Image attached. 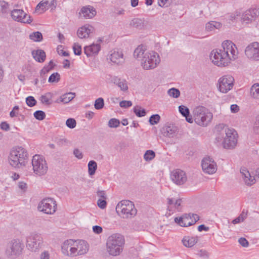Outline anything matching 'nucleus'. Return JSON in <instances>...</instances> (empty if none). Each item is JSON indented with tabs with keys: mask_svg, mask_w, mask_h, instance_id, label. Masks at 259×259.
<instances>
[{
	"mask_svg": "<svg viewBox=\"0 0 259 259\" xmlns=\"http://www.w3.org/2000/svg\"><path fill=\"white\" fill-rule=\"evenodd\" d=\"M28 155L26 149L21 146H16L10 151L9 162L14 168H20L26 165Z\"/></svg>",
	"mask_w": 259,
	"mask_h": 259,
	"instance_id": "nucleus-1",
	"label": "nucleus"
},
{
	"mask_svg": "<svg viewBox=\"0 0 259 259\" xmlns=\"http://www.w3.org/2000/svg\"><path fill=\"white\" fill-rule=\"evenodd\" d=\"M124 244V238L120 234H113L108 237L107 242V250L110 255H119L123 250Z\"/></svg>",
	"mask_w": 259,
	"mask_h": 259,
	"instance_id": "nucleus-2",
	"label": "nucleus"
},
{
	"mask_svg": "<svg viewBox=\"0 0 259 259\" xmlns=\"http://www.w3.org/2000/svg\"><path fill=\"white\" fill-rule=\"evenodd\" d=\"M194 120L195 123L202 127L207 126L213 118L212 113L204 106H197L193 110Z\"/></svg>",
	"mask_w": 259,
	"mask_h": 259,
	"instance_id": "nucleus-3",
	"label": "nucleus"
},
{
	"mask_svg": "<svg viewBox=\"0 0 259 259\" xmlns=\"http://www.w3.org/2000/svg\"><path fill=\"white\" fill-rule=\"evenodd\" d=\"M116 211L123 218H132L135 217L137 210L133 202L128 200H123L119 202L116 207Z\"/></svg>",
	"mask_w": 259,
	"mask_h": 259,
	"instance_id": "nucleus-4",
	"label": "nucleus"
},
{
	"mask_svg": "<svg viewBox=\"0 0 259 259\" xmlns=\"http://www.w3.org/2000/svg\"><path fill=\"white\" fill-rule=\"evenodd\" d=\"M210 59L212 62L219 67H225L230 63L232 59L230 58V54L224 50L221 51L219 49L213 50L210 54Z\"/></svg>",
	"mask_w": 259,
	"mask_h": 259,
	"instance_id": "nucleus-5",
	"label": "nucleus"
},
{
	"mask_svg": "<svg viewBox=\"0 0 259 259\" xmlns=\"http://www.w3.org/2000/svg\"><path fill=\"white\" fill-rule=\"evenodd\" d=\"M23 247V244L19 239H14L7 243L5 254L8 258L14 259L21 254Z\"/></svg>",
	"mask_w": 259,
	"mask_h": 259,
	"instance_id": "nucleus-6",
	"label": "nucleus"
},
{
	"mask_svg": "<svg viewBox=\"0 0 259 259\" xmlns=\"http://www.w3.org/2000/svg\"><path fill=\"white\" fill-rule=\"evenodd\" d=\"M222 129L221 134L225 135L223 142V147L226 149H232L235 147L237 144V133L234 129L225 128L223 124L219 125V128Z\"/></svg>",
	"mask_w": 259,
	"mask_h": 259,
	"instance_id": "nucleus-7",
	"label": "nucleus"
},
{
	"mask_svg": "<svg viewBox=\"0 0 259 259\" xmlns=\"http://www.w3.org/2000/svg\"><path fill=\"white\" fill-rule=\"evenodd\" d=\"M160 62L158 54L154 52H146L141 59V64L145 70L155 68Z\"/></svg>",
	"mask_w": 259,
	"mask_h": 259,
	"instance_id": "nucleus-8",
	"label": "nucleus"
},
{
	"mask_svg": "<svg viewBox=\"0 0 259 259\" xmlns=\"http://www.w3.org/2000/svg\"><path fill=\"white\" fill-rule=\"evenodd\" d=\"M34 172L38 176L45 175L48 170V165L45 158L40 155H35L31 160Z\"/></svg>",
	"mask_w": 259,
	"mask_h": 259,
	"instance_id": "nucleus-9",
	"label": "nucleus"
},
{
	"mask_svg": "<svg viewBox=\"0 0 259 259\" xmlns=\"http://www.w3.org/2000/svg\"><path fill=\"white\" fill-rule=\"evenodd\" d=\"M43 242V238L38 233H32L26 238V246L31 251H38L42 247Z\"/></svg>",
	"mask_w": 259,
	"mask_h": 259,
	"instance_id": "nucleus-10",
	"label": "nucleus"
},
{
	"mask_svg": "<svg viewBox=\"0 0 259 259\" xmlns=\"http://www.w3.org/2000/svg\"><path fill=\"white\" fill-rule=\"evenodd\" d=\"M37 208L45 213L52 214L56 211L57 203L53 198H44L39 203Z\"/></svg>",
	"mask_w": 259,
	"mask_h": 259,
	"instance_id": "nucleus-11",
	"label": "nucleus"
},
{
	"mask_svg": "<svg viewBox=\"0 0 259 259\" xmlns=\"http://www.w3.org/2000/svg\"><path fill=\"white\" fill-rule=\"evenodd\" d=\"M247 57L253 61L259 60V43L253 42L248 45L245 50Z\"/></svg>",
	"mask_w": 259,
	"mask_h": 259,
	"instance_id": "nucleus-12",
	"label": "nucleus"
},
{
	"mask_svg": "<svg viewBox=\"0 0 259 259\" xmlns=\"http://www.w3.org/2000/svg\"><path fill=\"white\" fill-rule=\"evenodd\" d=\"M259 16V8H250L244 12L241 17L243 24H247L252 23Z\"/></svg>",
	"mask_w": 259,
	"mask_h": 259,
	"instance_id": "nucleus-13",
	"label": "nucleus"
},
{
	"mask_svg": "<svg viewBox=\"0 0 259 259\" xmlns=\"http://www.w3.org/2000/svg\"><path fill=\"white\" fill-rule=\"evenodd\" d=\"M201 166L203 171L209 175L215 173L217 170L216 162L210 157H205L202 159Z\"/></svg>",
	"mask_w": 259,
	"mask_h": 259,
	"instance_id": "nucleus-14",
	"label": "nucleus"
},
{
	"mask_svg": "<svg viewBox=\"0 0 259 259\" xmlns=\"http://www.w3.org/2000/svg\"><path fill=\"white\" fill-rule=\"evenodd\" d=\"M11 16L14 20L24 23H30L32 19L30 15H27L22 10L14 9L11 12Z\"/></svg>",
	"mask_w": 259,
	"mask_h": 259,
	"instance_id": "nucleus-15",
	"label": "nucleus"
},
{
	"mask_svg": "<svg viewBox=\"0 0 259 259\" xmlns=\"http://www.w3.org/2000/svg\"><path fill=\"white\" fill-rule=\"evenodd\" d=\"M222 49H220L221 51L224 50L227 52L228 54H230L231 59L234 60L237 58V48L231 40H227L222 43Z\"/></svg>",
	"mask_w": 259,
	"mask_h": 259,
	"instance_id": "nucleus-16",
	"label": "nucleus"
},
{
	"mask_svg": "<svg viewBox=\"0 0 259 259\" xmlns=\"http://www.w3.org/2000/svg\"><path fill=\"white\" fill-rule=\"evenodd\" d=\"M75 241L72 239L67 240L62 245V251L65 255L75 256L76 248Z\"/></svg>",
	"mask_w": 259,
	"mask_h": 259,
	"instance_id": "nucleus-17",
	"label": "nucleus"
},
{
	"mask_svg": "<svg viewBox=\"0 0 259 259\" xmlns=\"http://www.w3.org/2000/svg\"><path fill=\"white\" fill-rule=\"evenodd\" d=\"M233 78L231 76H223L219 80V90L221 92L226 93L233 87Z\"/></svg>",
	"mask_w": 259,
	"mask_h": 259,
	"instance_id": "nucleus-18",
	"label": "nucleus"
},
{
	"mask_svg": "<svg viewBox=\"0 0 259 259\" xmlns=\"http://www.w3.org/2000/svg\"><path fill=\"white\" fill-rule=\"evenodd\" d=\"M170 178L172 182L179 185L184 184L187 180L185 172L179 169L173 170Z\"/></svg>",
	"mask_w": 259,
	"mask_h": 259,
	"instance_id": "nucleus-19",
	"label": "nucleus"
},
{
	"mask_svg": "<svg viewBox=\"0 0 259 259\" xmlns=\"http://www.w3.org/2000/svg\"><path fill=\"white\" fill-rule=\"evenodd\" d=\"M161 132L164 137L173 138L177 135L178 128L173 124L167 123L162 128Z\"/></svg>",
	"mask_w": 259,
	"mask_h": 259,
	"instance_id": "nucleus-20",
	"label": "nucleus"
},
{
	"mask_svg": "<svg viewBox=\"0 0 259 259\" xmlns=\"http://www.w3.org/2000/svg\"><path fill=\"white\" fill-rule=\"evenodd\" d=\"M96 10L93 7L86 6L81 9L79 15L80 17L84 19H91L96 15Z\"/></svg>",
	"mask_w": 259,
	"mask_h": 259,
	"instance_id": "nucleus-21",
	"label": "nucleus"
},
{
	"mask_svg": "<svg viewBox=\"0 0 259 259\" xmlns=\"http://www.w3.org/2000/svg\"><path fill=\"white\" fill-rule=\"evenodd\" d=\"M76 252L75 256L83 255L87 253L89 250V244L87 241L80 240L78 242L75 241Z\"/></svg>",
	"mask_w": 259,
	"mask_h": 259,
	"instance_id": "nucleus-22",
	"label": "nucleus"
},
{
	"mask_svg": "<svg viewBox=\"0 0 259 259\" xmlns=\"http://www.w3.org/2000/svg\"><path fill=\"white\" fill-rule=\"evenodd\" d=\"M101 50L99 44H94L84 47V53L87 57L97 55Z\"/></svg>",
	"mask_w": 259,
	"mask_h": 259,
	"instance_id": "nucleus-23",
	"label": "nucleus"
},
{
	"mask_svg": "<svg viewBox=\"0 0 259 259\" xmlns=\"http://www.w3.org/2000/svg\"><path fill=\"white\" fill-rule=\"evenodd\" d=\"M191 214H186L180 218H175V222L181 227H186L192 225Z\"/></svg>",
	"mask_w": 259,
	"mask_h": 259,
	"instance_id": "nucleus-24",
	"label": "nucleus"
},
{
	"mask_svg": "<svg viewBox=\"0 0 259 259\" xmlns=\"http://www.w3.org/2000/svg\"><path fill=\"white\" fill-rule=\"evenodd\" d=\"M240 173L246 185L251 186L255 183V179L250 176V173L245 167L240 169Z\"/></svg>",
	"mask_w": 259,
	"mask_h": 259,
	"instance_id": "nucleus-25",
	"label": "nucleus"
},
{
	"mask_svg": "<svg viewBox=\"0 0 259 259\" xmlns=\"http://www.w3.org/2000/svg\"><path fill=\"white\" fill-rule=\"evenodd\" d=\"M33 58L38 62L42 63L45 61L46 55L45 52L40 49L34 50L32 52Z\"/></svg>",
	"mask_w": 259,
	"mask_h": 259,
	"instance_id": "nucleus-26",
	"label": "nucleus"
},
{
	"mask_svg": "<svg viewBox=\"0 0 259 259\" xmlns=\"http://www.w3.org/2000/svg\"><path fill=\"white\" fill-rule=\"evenodd\" d=\"M123 54L121 51H114L111 54V61L116 64H119L122 63L123 61Z\"/></svg>",
	"mask_w": 259,
	"mask_h": 259,
	"instance_id": "nucleus-27",
	"label": "nucleus"
},
{
	"mask_svg": "<svg viewBox=\"0 0 259 259\" xmlns=\"http://www.w3.org/2000/svg\"><path fill=\"white\" fill-rule=\"evenodd\" d=\"M198 241L197 237L185 236L182 240L183 245L187 247L193 246Z\"/></svg>",
	"mask_w": 259,
	"mask_h": 259,
	"instance_id": "nucleus-28",
	"label": "nucleus"
},
{
	"mask_svg": "<svg viewBox=\"0 0 259 259\" xmlns=\"http://www.w3.org/2000/svg\"><path fill=\"white\" fill-rule=\"evenodd\" d=\"M182 203L181 199H175L174 198H167V204L168 207L171 208H175L177 209L178 211L181 210L180 207Z\"/></svg>",
	"mask_w": 259,
	"mask_h": 259,
	"instance_id": "nucleus-29",
	"label": "nucleus"
},
{
	"mask_svg": "<svg viewBox=\"0 0 259 259\" xmlns=\"http://www.w3.org/2000/svg\"><path fill=\"white\" fill-rule=\"evenodd\" d=\"M222 26V24L217 21H210L206 23L205 28L207 31H214L215 29L219 30Z\"/></svg>",
	"mask_w": 259,
	"mask_h": 259,
	"instance_id": "nucleus-30",
	"label": "nucleus"
},
{
	"mask_svg": "<svg viewBox=\"0 0 259 259\" xmlns=\"http://www.w3.org/2000/svg\"><path fill=\"white\" fill-rule=\"evenodd\" d=\"M53 96V93L48 92L40 96V100L42 104L49 106L52 104V99Z\"/></svg>",
	"mask_w": 259,
	"mask_h": 259,
	"instance_id": "nucleus-31",
	"label": "nucleus"
},
{
	"mask_svg": "<svg viewBox=\"0 0 259 259\" xmlns=\"http://www.w3.org/2000/svg\"><path fill=\"white\" fill-rule=\"evenodd\" d=\"M144 19L136 18L132 20L130 25L134 27L141 29L144 26Z\"/></svg>",
	"mask_w": 259,
	"mask_h": 259,
	"instance_id": "nucleus-32",
	"label": "nucleus"
},
{
	"mask_svg": "<svg viewBox=\"0 0 259 259\" xmlns=\"http://www.w3.org/2000/svg\"><path fill=\"white\" fill-rule=\"evenodd\" d=\"M146 51L145 47L144 45H139L134 51V57L135 58L138 59L143 56L145 54Z\"/></svg>",
	"mask_w": 259,
	"mask_h": 259,
	"instance_id": "nucleus-33",
	"label": "nucleus"
},
{
	"mask_svg": "<svg viewBox=\"0 0 259 259\" xmlns=\"http://www.w3.org/2000/svg\"><path fill=\"white\" fill-rule=\"evenodd\" d=\"M88 166L89 175H94L97 169V162L94 160H91L89 162Z\"/></svg>",
	"mask_w": 259,
	"mask_h": 259,
	"instance_id": "nucleus-34",
	"label": "nucleus"
},
{
	"mask_svg": "<svg viewBox=\"0 0 259 259\" xmlns=\"http://www.w3.org/2000/svg\"><path fill=\"white\" fill-rule=\"evenodd\" d=\"M251 96L255 99H259V83H254L250 89Z\"/></svg>",
	"mask_w": 259,
	"mask_h": 259,
	"instance_id": "nucleus-35",
	"label": "nucleus"
},
{
	"mask_svg": "<svg viewBox=\"0 0 259 259\" xmlns=\"http://www.w3.org/2000/svg\"><path fill=\"white\" fill-rule=\"evenodd\" d=\"M133 111L136 116L139 117L145 116L146 114V110L139 106L134 107L133 108Z\"/></svg>",
	"mask_w": 259,
	"mask_h": 259,
	"instance_id": "nucleus-36",
	"label": "nucleus"
},
{
	"mask_svg": "<svg viewBox=\"0 0 259 259\" xmlns=\"http://www.w3.org/2000/svg\"><path fill=\"white\" fill-rule=\"evenodd\" d=\"M94 27L92 25L86 24L78 29L77 32H93L95 31Z\"/></svg>",
	"mask_w": 259,
	"mask_h": 259,
	"instance_id": "nucleus-37",
	"label": "nucleus"
},
{
	"mask_svg": "<svg viewBox=\"0 0 259 259\" xmlns=\"http://www.w3.org/2000/svg\"><path fill=\"white\" fill-rule=\"evenodd\" d=\"M62 96V100L64 104H67L71 101L75 97V93L69 92L63 94Z\"/></svg>",
	"mask_w": 259,
	"mask_h": 259,
	"instance_id": "nucleus-38",
	"label": "nucleus"
},
{
	"mask_svg": "<svg viewBox=\"0 0 259 259\" xmlns=\"http://www.w3.org/2000/svg\"><path fill=\"white\" fill-rule=\"evenodd\" d=\"M155 157V153L151 150H147L144 155V158L146 161L152 160Z\"/></svg>",
	"mask_w": 259,
	"mask_h": 259,
	"instance_id": "nucleus-39",
	"label": "nucleus"
},
{
	"mask_svg": "<svg viewBox=\"0 0 259 259\" xmlns=\"http://www.w3.org/2000/svg\"><path fill=\"white\" fill-rule=\"evenodd\" d=\"M167 93L169 96L174 98H178L180 96V92L179 89L175 88L168 90Z\"/></svg>",
	"mask_w": 259,
	"mask_h": 259,
	"instance_id": "nucleus-40",
	"label": "nucleus"
},
{
	"mask_svg": "<svg viewBox=\"0 0 259 259\" xmlns=\"http://www.w3.org/2000/svg\"><path fill=\"white\" fill-rule=\"evenodd\" d=\"M104 100L102 98H99L95 101L94 107L97 110H100L104 107Z\"/></svg>",
	"mask_w": 259,
	"mask_h": 259,
	"instance_id": "nucleus-41",
	"label": "nucleus"
},
{
	"mask_svg": "<svg viewBox=\"0 0 259 259\" xmlns=\"http://www.w3.org/2000/svg\"><path fill=\"white\" fill-rule=\"evenodd\" d=\"M160 119V116L158 114L152 115L149 119V122L151 125H155L157 124Z\"/></svg>",
	"mask_w": 259,
	"mask_h": 259,
	"instance_id": "nucleus-42",
	"label": "nucleus"
},
{
	"mask_svg": "<svg viewBox=\"0 0 259 259\" xmlns=\"http://www.w3.org/2000/svg\"><path fill=\"white\" fill-rule=\"evenodd\" d=\"M60 79V74L58 72H54L50 76L48 81L51 83L58 82Z\"/></svg>",
	"mask_w": 259,
	"mask_h": 259,
	"instance_id": "nucleus-43",
	"label": "nucleus"
},
{
	"mask_svg": "<svg viewBox=\"0 0 259 259\" xmlns=\"http://www.w3.org/2000/svg\"><path fill=\"white\" fill-rule=\"evenodd\" d=\"M34 117L38 120H42L46 117V113L41 110H37L33 113Z\"/></svg>",
	"mask_w": 259,
	"mask_h": 259,
	"instance_id": "nucleus-44",
	"label": "nucleus"
},
{
	"mask_svg": "<svg viewBox=\"0 0 259 259\" xmlns=\"http://www.w3.org/2000/svg\"><path fill=\"white\" fill-rule=\"evenodd\" d=\"M42 33H30L29 38L34 41L39 42L42 39Z\"/></svg>",
	"mask_w": 259,
	"mask_h": 259,
	"instance_id": "nucleus-45",
	"label": "nucleus"
},
{
	"mask_svg": "<svg viewBox=\"0 0 259 259\" xmlns=\"http://www.w3.org/2000/svg\"><path fill=\"white\" fill-rule=\"evenodd\" d=\"M48 5H49V2L47 1H41L36 6L35 11H37L39 9H41L42 10H44V9H49L50 8V7L48 6Z\"/></svg>",
	"mask_w": 259,
	"mask_h": 259,
	"instance_id": "nucleus-46",
	"label": "nucleus"
},
{
	"mask_svg": "<svg viewBox=\"0 0 259 259\" xmlns=\"http://www.w3.org/2000/svg\"><path fill=\"white\" fill-rule=\"evenodd\" d=\"M119 120L116 118H111L108 121V126L111 128H116L120 124Z\"/></svg>",
	"mask_w": 259,
	"mask_h": 259,
	"instance_id": "nucleus-47",
	"label": "nucleus"
},
{
	"mask_svg": "<svg viewBox=\"0 0 259 259\" xmlns=\"http://www.w3.org/2000/svg\"><path fill=\"white\" fill-rule=\"evenodd\" d=\"M180 113L184 117L190 114V110L188 107L184 105L179 106Z\"/></svg>",
	"mask_w": 259,
	"mask_h": 259,
	"instance_id": "nucleus-48",
	"label": "nucleus"
},
{
	"mask_svg": "<svg viewBox=\"0 0 259 259\" xmlns=\"http://www.w3.org/2000/svg\"><path fill=\"white\" fill-rule=\"evenodd\" d=\"M26 103L29 107H32L36 104L37 101L33 96H28L26 98Z\"/></svg>",
	"mask_w": 259,
	"mask_h": 259,
	"instance_id": "nucleus-49",
	"label": "nucleus"
},
{
	"mask_svg": "<svg viewBox=\"0 0 259 259\" xmlns=\"http://www.w3.org/2000/svg\"><path fill=\"white\" fill-rule=\"evenodd\" d=\"M72 49L73 53L75 55L79 56L81 54V46L79 44L74 43L73 45Z\"/></svg>",
	"mask_w": 259,
	"mask_h": 259,
	"instance_id": "nucleus-50",
	"label": "nucleus"
},
{
	"mask_svg": "<svg viewBox=\"0 0 259 259\" xmlns=\"http://www.w3.org/2000/svg\"><path fill=\"white\" fill-rule=\"evenodd\" d=\"M66 125L69 128H73L76 125V120L74 118H69L67 119L66 121Z\"/></svg>",
	"mask_w": 259,
	"mask_h": 259,
	"instance_id": "nucleus-51",
	"label": "nucleus"
},
{
	"mask_svg": "<svg viewBox=\"0 0 259 259\" xmlns=\"http://www.w3.org/2000/svg\"><path fill=\"white\" fill-rule=\"evenodd\" d=\"M53 69V66H49V65L45 66L43 67V68L40 70V76H43V75H45L46 73H48L51 70Z\"/></svg>",
	"mask_w": 259,
	"mask_h": 259,
	"instance_id": "nucleus-52",
	"label": "nucleus"
},
{
	"mask_svg": "<svg viewBox=\"0 0 259 259\" xmlns=\"http://www.w3.org/2000/svg\"><path fill=\"white\" fill-rule=\"evenodd\" d=\"M55 142L59 146H63L67 143V139L61 138H56L55 140Z\"/></svg>",
	"mask_w": 259,
	"mask_h": 259,
	"instance_id": "nucleus-53",
	"label": "nucleus"
},
{
	"mask_svg": "<svg viewBox=\"0 0 259 259\" xmlns=\"http://www.w3.org/2000/svg\"><path fill=\"white\" fill-rule=\"evenodd\" d=\"M117 86L120 88V90L122 91H126L128 89L127 84L125 80L122 79Z\"/></svg>",
	"mask_w": 259,
	"mask_h": 259,
	"instance_id": "nucleus-54",
	"label": "nucleus"
},
{
	"mask_svg": "<svg viewBox=\"0 0 259 259\" xmlns=\"http://www.w3.org/2000/svg\"><path fill=\"white\" fill-rule=\"evenodd\" d=\"M97 205L101 209H104L107 206L106 199H99L97 201Z\"/></svg>",
	"mask_w": 259,
	"mask_h": 259,
	"instance_id": "nucleus-55",
	"label": "nucleus"
},
{
	"mask_svg": "<svg viewBox=\"0 0 259 259\" xmlns=\"http://www.w3.org/2000/svg\"><path fill=\"white\" fill-rule=\"evenodd\" d=\"M119 105L122 108H127L132 106V102L131 101H122L120 102Z\"/></svg>",
	"mask_w": 259,
	"mask_h": 259,
	"instance_id": "nucleus-56",
	"label": "nucleus"
},
{
	"mask_svg": "<svg viewBox=\"0 0 259 259\" xmlns=\"http://www.w3.org/2000/svg\"><path fill=\"white\" fill-rule=\"evenodd\" d=\"M93 231L95 233L100 234L102 232L103 229L101 226L96 225L93 227Z\"/></svg>",
	"mask_w": 259,
	"mask_h": 259,
	"instance_id": "nucleus-57",
	"label": "nucleus"
},
{
	"mask_svg": "<svg viewBox=\"0 0 259 259\" xmlns=\"http://www.w3.org/2000/svg\"><path fill=\"white\" fill-rule=\"evenodd\" d=\"M74 156L79 159L82 158L83 154L82 152L78 149H75L73 151Z\"/></svg>",
	"mask_w": 259,
	"mask_h": 259,
	"instance_id": "nucleus-58",
	"label": "nucleus"
},
{
	"mask_svg": "<svg viewBox=\"0 0 259 259\" xmlns=\"http://www.w3.org/2000/svg\"><path fill=\"white\" fill-rule=\"evenodd\" d=\"M0 127L2 130L5 131H8L10 130V125L6 121L2 122L0 124Z\"/></svg>",
	"mask_w": 259,
	"mask_h": 259,
	"instance_id": "nucleus-59",
	"label": "nucleus"
},
{
	"mask_svg": "<svg viewBox=\"0 0 259 259\" xmlns=\"http://www.w3.org/2000/svg\"><path fill=\"white\" fill-rule=\"evenodd\" d=\"M238 242L243 247H247L249 244L248 241L243 237L239 238Z\"/></svg>",
	"mask_w": 259,
	"mask_h": 259,
	"instance_id": "nucleus-60",
	"label": "nucleus"
},
{
	"mask_svg": "<svg viewBox=\"0 0 259 259\" xmlns=\"http://www.w3.org/2000/svg\"><path fill=\"white\" fill-rule=\"evenodd\" d=\"M97 196L100 197V199H106L107 197L106 195L105 191L102 190H99L97 192Z\"/></svg>",
	"mask_w": 259,
	"mask_h": 259,
	"instance_id": "nucleus-61",
	"label": "nucleus"
},
{
	"mask_svg": "<svg viewBox=\"0 0 259 259\" xmlns=\"http://www.w3.org/2000/svg\"><path fill=\"white\" fill-rule=\"evenodd\" d=\"M191 222H192V225L195 224L198 220H199V217L197 214H191Z\"/></svg>",
	"mask_w": 259,
	"mask_h": 259,
	"instance_id": "nucleus-62",
	"label": "nucleus"
},
{
	"mask_svg": "<svg viewBox=\"0 0 259 259\" xmlns=\"http://www.w3.org/2000/svg\"><path fill=\"white\" fill-rule=\"evenodd\" d=\"M253 131L256 134H259V119H256L254 125Z\"/></svg>",
	"mask_w": 259,
	"mask_h": 259,
	"instance_id": "nucleus-63",
	"label": "nucleus"
},
{
	"mask_svg": "<svg viewBox=\"0 0 259 259\" xmlns=\"http://www.w3.org/2000/svg\"><path fill=\"white\" fill-rule=\"evenodd\" d=\"M230 110L232 113H236L239 110V106L236 104L231 105Z\"/></svg>",
	"mask_w": 259,
	"mask_h": 259,
	"instance_id": "nucleus-64",
	"label": "nucleus"
}]
</instances>
